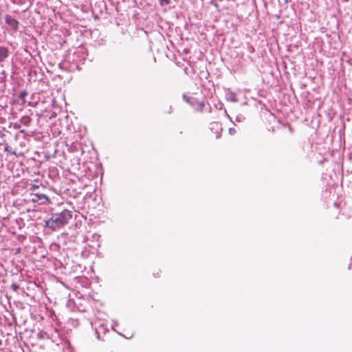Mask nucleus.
<instances>
[{
    "label": "nucleus",
    "instance_id": "nucleus-1",
    "mask_svg": "<svg viewBox=\"0 0 352 352\" xmlns=\"http://www.w3.org/2000/svg\"><path fill=\"white\" fill-rule=\"evenodd\" d=\"M72 217L71 212L65 210L59 214H53L50 219L45 221V226L55 231L66 225Z\"/></svg>",
    "mask_w": 352,
    "mask_h": 352
},
{
    "label": "nucleus",
    "instance_id": "nucleus-2",
    "mask_svg": "<svg viewBox=\"0 0 352 352\" xmlns=\"http://www.w3.org/2000/svg\"><path fill=\"white\" fill-rule=\"evenodd\" d=\"M6 23L9 25L11 28L14 30H16L18 28L19 22L12 18L11 16L7 14L5 17Z\"/></svg>",
    "mask_w": 352,
    "mask_h": 352
},
{
    "label": "nucleus",
    "instance_id": "nucleus-3",
    "mask_svg": "<svg viewBox=\"0 0 352 352\" xmlns=\"http://www.w3.org/2000/svg\"><path fill=\"white\" fill-rule=\"evenodd\" d=\"M33 201H41V204L49 203L50 199L49 197L44 194H34V198L32 199Z\"/></svg>",
    "mask_w": 352,
    "mask_h": 352
},
{
    "label": "nucleus",
    "instance_id": "nucleus-4",
    "mask_svg": "<svg viewBox=\"0 0 352 352\" xmlns=\"http://www.w3.org/2000/svg\"><path fill=\"white\" fill-rule=\"evenodd\" d=\"M8 56V50L6 47L0 46V62L4 60Z\"/></svg>",
    "mask_w": 352,
    "mask_h": 352
},
{
    "label": "nucleus",
    "instance_id": "nucleus-5",
    "mask_svg": "<svg viewBox=\"0 0 352 352\" xmlns=\"http://www.w3.org/2000/svg\"><path fill=\"white\" fill-rule=\"evenodd\" d=\"M210 129L211 130L216 129V131H217V135H216V137H215L216 138H219L221 136L222 129L221 127H219L217 124H215L214 125V126L210 128Z\"/></svg>",
    "mask_w": 352,
    "mask_h": 352
},
{
    "label": "nucleus",
    "instance_id": "nucleus-6",
    "mask_svg": "<svg viewBox=\"0 0 352 352\" xmlns=\"http://www.w3.org/2000/svg\"><path fill=\"white\" fill-rule=\"evenodd\" d=\"M162 6L168 5L170 3V0H159Z\"/></svg>",
    "mask_w": 352,
    "mask_h": 352
},
{
    "label": "nucleus",
    "instance_id": "nucleus-7",
    "mask_svg": "<svg viewBox=\"0 0 352 352\" xmlns=\"http://www.w3.org/2000/svg\"><path fill=\"white\" fill-rule=\"evenodd\" d=\"M39 188V185L38 184H32L31 187H30V190H34L36 189H38Z\"/></svg>",
    "mask_w": 352,
    "mask_h": 352
},
{
    "label": "nucleus",
    "instance_id": "nucleus-8",
    "mask_svg": "<svg viewBox=\"0 0 352 352\" xmlns=\"http://www.w3.org/2000/svg\"><path fill=\"white\" fill-rule=\"evenodd\" d=\"M198 106L201 109L204 107V103L203 102H198Z\"/></svg>",
    "mask_w": 352,
    "mask_h": 352
},
{
    "label": "nucleus",
    "instance_id": "nucleus-9",
    "mask_svg": "<svg viewBox=\"0 0 352 352\" xmlns=\"http://www.w3.org/2000/svg\"><path fill=\"white\" fill-rule=\"evenodd\" d=\"M184 98H186V101L187 102H190V103H191L192 105H194V104H193V103H192V102L190 101V98H186V96H184Z\"/></svg>",
    "mask_w": 352,
    "mask_h": 352
}]
</instances>
